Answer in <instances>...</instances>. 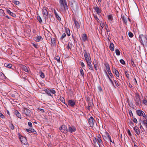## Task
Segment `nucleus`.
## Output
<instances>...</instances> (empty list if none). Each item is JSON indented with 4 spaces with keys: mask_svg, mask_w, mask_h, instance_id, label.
Masks as SVG:
<instances>
[{
    "mask_svg": "<svg viewBox=\"0 0 147 147\" xmlns=\"http://www.w3.org/2000/svg\"><path fill=\"white\" fill-rule=\"evenodd\" d=\"M0 117L2 118H5L4 116L2 113H0Z\"/></svg>",
    "mask_w": 147,
    "mask_h": 147,
    "instance_id": "e2e57ef3",
    "label": "nucleus"
},
{
    "mask_svg": "<svg viewBox=\"0 0 147 147\" xmlns=\"http://www.w3.org/2000/svg\"><path fill=\"white\" fill-rule=\"evenodd\" d=\"M104 71H105L107 76V77L108 78L109 80V78H110L109 75H108V74L107 73V71H106V70H104Z\"/></svg>",
    "mask_w": 147,
    "mask_h": 147,
    "instance_id": "052dcab7",
    "label": "nucleus"
},
{
    "mask_svg": "<svg viewBox=\"0 0 147 147\" xmlns=\"http://www.w3.org/2000/svg\"><path fill=\"white\" fill-rule=\"evenodd\" d=\"M93 142L94 143V145H95V144H97V139L96 137H94V138H93Z\"/></svg>",
    "mask_w": 147,
    "mask_h": 147,
    "instance_id": "4c0bfd02",
    "label": "nucleus"
},
{
    "mask_svg": "<svg viewBox=\"0 0 147 147\" xmlns=\"http://www.w3.org/2000/svg\"><path fill=\"white\" fill-rule=\"evenodd\" d=\"M82 40L84 41H85L87 39V36L86 34H84L82 36Z\"/></svg>",
    "mask_w": 147,
    "mask_h": 147,
    "instance_id": "b1692460",
    "label": "nucleus"
},
{
    "mask_svg": "<svg viewBox=\"0 0 147 147\" xmlns=\"http://www.w3.org/2000/svg\"><path fill=\"white\" fill-rule=\"evenodd\" d=\"M129 105L131 107H134V105L133 103L132 102H131L130 103H129Z\"/></svg>",
    "mask_w": 147,
    "mask_h": 147,
    "instance_id": "bf43d9fd",
    "label": "nucleus"
},
{
    "mask_svg": "<svg viewBox=\"0 0 147 147\" xmlns=\"http://www.w3.org/2000/svg\"><path fill=\"white\" fill-rule=\"evenodd\" d=\"M133 121L135 123H137V120L135 118H134Z\"/></svg>",
    "mask_w": 147,
    "mask_h": 147,
    "instance_id": "0e129e2a",
    "label": "nucleus"
},
{
    "mask_svg": "<svg viewBox=\"0 0 147 147\" xmlns=\"http://www.w3.org/2000/svg\"><path fill=\"white\" fill-rule=\"evenodd\" d=\"M120 62L122 64H125V61L123 59H120Z\"/></svg>",
    "mask_w": 147,
    "mask_h": 147,
    "instance_id": "09e8293b",
    "label": "nucleus"
},
{
    "mask_svg": "<svg viewBox=\"0 0 147 147\" xmlns=\"http://www.w3.org/2000/svg\"><path fill=\"white\" fill-rule=\"evenodd\" d=\"M59 99L63 103H65V101L64 98L63 97H60Z\"/></svg>",
    "mask_w": 147,
    "mask_h": 147,
    "instance_id": "72a5a7b5",
    "label": "nucleus"
},
{
    "mask_svg": "<svg viewBox=\"0 0 147 147\" xmlns=\"http://www.w3.org/2000/svg\"><path fill=\"white\" fill-rule=\"evenodd\" d=\"M66 31L67 35L69 36H70V33L69 29H66Z\"/></svg>",
    "mask_w": 147,
    "mask_h": 147,
    "instance_id": "c756f323",
    "label": "nucleus"
},
{
    "mask_svg": "<svg viewBox=\"0 0 147 147\" xmlns=\"http://www.w3.org/2000/svg\"><path fill=\"white\" fill-rule=\"evenodd\" d=\"M108 74L110 75V76H111V77H112V76H113V75L111 72V71L109 72H108Z\"/></svg>",
    "mask_w": 147,
    "mask_h": 147,
    "instance_id": "774afa93",
    "label": "nucleus"
},
{
    "mask_svg": "<svg viewBox=\"0 0 147 147\" xmlns=\"http://www.w3.org/2000/svg\"><path fill=\"white\" fill-rule=\"evenodd\" d=\"M127 133L128 134V135L130 136H131V133L130 132V130L129 129H128L127 131Z\"/></svg>",
    "mask_w": 147,
    "mask_h": 147,
    "instance_id": "6e6d98bb",
    "label": "nucleus"
},
{
    "mask_svg": "<svg viewBox=\"0 0 147 147\" xmlns=\"http://www.w3.org/2000/svg\"><path fill=\"white\" fill-rule=\"evenodd\" d=\"M94 9L98 14L101 12V10L98 7L94 8Z\"/></svg>",
    "mask_w": 147,
    "mask_h": 147,
    "instance_id": "393cba45",
    "label": "nucleus"
},
{
    "mask_svg": "<svg viewBox=\"0 0 147 147\" xmlns=\"http://www.w3.org/2000/svg\"><path fill=\"white\" fill-rule=\"evenodd\" d=\"M22 113L26 116L30 117L32 114V112L30 110L26 108H24L22 110Z\"/></svg>",
    "mask_w": 147,
    "mask_h": 147,
    "instance_id": "39448f33",
    "label": "nucleus"
},
{
    "mask_svg": "<svg viewBox=\"0 0 147 147\" xmlns=\"http://www.w3.org/2000/svg\"><path fill=\"white\" fill-rule=\"evenodd\" d=\"M122 20H123V21L124 23L125 24H126L127 23V20L126 19H125L123 17L122 18Z\"/></svg>",
    "mask_w": 147,
    "mask_h": 147,
    "instance_id": "49530a36",
    "label": "nucleus"
},
{
    "mask_svg": "<svg viewBox=\"0 0 147 147\" xmlns=\"http://www.w3.org/2000/svg\"><path fill=\"white\" fill-rule=\"evenodd\" d=\"M59 2L60 5L59 9L60 11H66L68 9L66 0H59Z\"/></svg>",
    "mask_w": 147,
    "mask_h": 147,
    "instance_id": "f257e3e1",
    "label": "nucleus"
},
{
    "mask_svg": "<svg viewBox=\"0 0 147 147\" xmlns=\"http://www.w3.org/2000/svg\"><path fill=\"white\" fill-rule=\"evenodd\" d=\"M106 136H107L108 139L111 138L110 136L109 135V134L108 133H106Z\"/></svg>",
    "mask_w": 147,
    "mask_h": 147,
    "instance_id": "13d9d810",
    "label": "nucleus"
},
{
    "mask_svg": "<svg viewBox=\"0 0 147 147\" xmlns=\"http://www.w3.org/2000/svg\"><path fill=\"white\" fill-rule=\"evenodd\" d=\"M4 66L7 68L11 69H12L14 70L16 69V68L14 66V65H4Z\"/></svg>",
    "mask_w": 147,
    "mask_h": 147,
    "instance_id": "2eb2a0df",
    "label": "nucleus"
},
{
    "mask_svg": "<svg viewBox=\"0 0 147 147\" xmlns=\"http://www.w3.org/2000/svg\"><path fill=\"white\" fill-rule=\"evenodd\" d=\"M88 67L91 70H93L94 65H88Z\"/></svg>",
    "mask_w": 147,
    "mask_h": 147,
    "instance_id": "58836bf2",
    "label": "nucleus"
},
{
    "mask_svg": "<svg viewBox=\"0 0 147 147\" xmlns=\"http://www.w3.org/2000/svg\"><path fill=\"white\" fill-rule=\"evenodd\" d=\"M56 60L58 62L60 61V57L58 56H57L56 57Z\"/></svg>",
    "mask_w": 147,
    "mask_h": 147,
    "instance_id": "4d7b16f0",
    "label": "nucleus"
},
{
    "mask_svg": "<svg viewBox=\"0 0 147 147\" xmlns=\"http://www.w3.org/2000/svg\"><path fill=\"white\" fill-rule=\"evenodd\" d=\"M108 18L109 20H112L113 19L112 17V16L111 15H109L108 16Z\"/></svg>",
    "mask_w": 147,
    "mask_h": 147,
    "instance_id": "c03bdc74",
    "label": "nucleus"
},
{
    "mask_svg": "<svg viewBox=\"0 0 147 147\" xmlns=\"http://www.w3.org/2000/svg\"><path fill=\"white\" fill-rule=\"evenodd\" d=\"M84 54L87 64H91V59L90 54L87 52L86 49H84Z\"/></svg>",
    "mask_w": 147,
    "mask_h": 147,
    "instance_id": "f03ea898",
    "label": "nucleus"
},
{
    "mask_svg": "<svg viewBox=\"0 0 147 147\" xmlns=\"http://www.w3.org/2000/svg\"><path fill=\"white\" fill-rule=\"evenodd\" d=\"M80 72L81 75L83 76H84V75L83 70L82 68L80 69Z\"/></svg>",
    "mask_w": 147,
    "mask_h": 147,
    "instance_id": "864d4df0",
    "label": "nucleus"
},
{
    "mask_svg": "<svg viewBox=\"0 0 147 147\" xmlns=\"http://www.w3.org/2000/svg\"><path fill=\"white\" fill-rule=\"evenodd\" d=\"M129 36L130 37H132L134 35L131 32H129L128 34Z\"/></svg>",
    "mask_w": 147,
    "mask_h": 147,
    "instance_id": "de8ad7c7",
    "label": "nucleus"
},
{
    "mask_svg": "<svg viewBox=\"0 0 147 147\" xmlns=\"http://www.w3.org/2000/svg\"><path fill=\"white\" fill-rule=\"evenodd\" d=\"M32 45L34 47L36 48H38V45H37L36 44L33 43L32 44Z\"/></svg>",
    "mask_w": 147,
    "mask_h": 147,
    "instance_id": "680f3d73",
    "label": "nucleus"
},
{
    "mask_svg": "<svg viewBox=\"0 0 147 147\" xmlns=\"http://www.w3.org/2000/svg\"><path fill=\"white\" fill-rule=\"evenodd\" d=\"M69 127L68 131L70 133H72L75 131L76 130V127L74 126H70L68 125Z\"/></svg>",
    "mask_w": 147,
    "mask_h": 147,
    "instance_id": "1a4fd4ad",
    "label": "nucleus"
},
{
    "mask_svg": "<svg viewBox=\"0 0 147 147\" xmlns=\"http://www.w3.org/2000/svg\"><path fill=\"white\" fill-rule=\"evenodd\" d=\"M36 41L37 42H39L40 40H42V37L40 36H38L35 38Z\"/></svg>",
    "mask_w": 147,
    "mask_h": 147,
    "instance_id": "5701e85b",
    "label": "nucleus"
},
{
    "mask_svg": "<svg viewBox=\"0 0 147 147\" xmlns=\"http://www.w3.org/2000/svg\"><path fill=\"white\" fill-rule=\"evenodd\" d=\"M6 11L8 14H9L13 17H16V15L15 13L11 12L8 9H6Z\"/></svg>",
    "mask_w": 147,
    "mask_h": 147,
    "instance_id": "f8f14e48",
    "label": "nucleus"
},
{
    "mask_svg": "<svg viewBox=\"0 0 147 147\" xmlns=\"http://www.w3.org/2000/svg\"><path fill=\"white\" fill-rule=\"evenodd\" d=\"M134 129L136 133L139 135L140 134V131L138 127H134Z\"/></svg>",
    "mask_w": 147,
    "mask_h": 147,
    "instance_id": "dca6fc26",
    "label": "nucleus"
},
{
    "mask_svg": "<svg viewBox=\"0 0 147 147\" xmlns=\"http://www.w3.org/2000/svg\"><path fill=\"white\" fill-rule=\"evenodd\" d=\"M13 3L16 5H18L20 3V2L18 1L14 0Z\"/></svg>",
    "mask_w": 147,
    "mask_h": 147,
    "instance_id": "c9c22d12",
    "label": "nucleus"
},
{
    "mask_svg": "<svg viewBox=\"0 0 147 147\" xmlns=\"http://www.w3.org/2000/svg\"><path fill=\"white\" fill-rule=\"evenodd\" d=\"M28 125L30 127H32V124L30 121L28 122Z\"/></svg>",
    "mask_w": 147,
    "mask_h": 147,
    "instance_id": "3c124183",
    "label": "nucleus"
},
{
    "mask_svg": "<svg viewBox=\"0 0 147 147\" xmlns=\"http://www.w3.org/2000/svg\"><path fill=\"white\" fill-rule=\"evenodd\" d=\"M139 40L142 43H146L147 42V36L146 35H140Z\"/></svg>",
    "mask_w": 147,
    "mask_h": 147,
    "instance_id": "20e7f679",
    "label": "nucleus"
},
{
    "mask_svg": "<svg viewBox=\"0 0 147 147\" xmlns=\"http://www.w3.org/2000/svg\"><path fill=\"white\" fill-rule=\"evenodd\" d=\"M125 75L128 79L129 78V74L127 73V71H125Z\"/></svg>",
    "mask_w": 147,
    "mask_h": 147,
    "instance_id": "79ce46f5",
    "label": "nucleus"
},
{
    "mask_svg": "<svg viewBox=\"0 0 147 147\" xmlns=\"http://www.w3.org/2000/svg\"><path fill=\"white\" fill-rule=\"evenodd\" d=\"M136 113L138 115L140 116H143V117H145L146 118H147V115H145V113L141 110H137L136 111Z\"/></svg>",
    "mask_w": 147,
    "mask_h": 147,
    "instance_id": "423d86ee",
    "label": "nucleus"
},
{
    "mask_svg": "<svg viewBox=\"0 0 147 147\" xmlns=\"http://www.w3.org/2000/svg\"><path fill=\"white\" fill-rule=\"evenodd\" d=\"M94 18L95 20L97 21V22H99L100 21L99 19L98 18V17L96 15H94Z\"/></svg>",
    "mask_w": 147,
    "mask_h": 147,
    "instance_id": "37998d69",
    "label": "nucleus"
},
{
    "mask_svg": "<svg viewBox=\"0 0 147 147\" xmlns=\"http://www.w3.org/2000/svg\"><path fill=\"white\" fill-rule=\"evenodd\" d=\"M140 96L138 93H136L134 99L136 105L139 106L141 104Z\"/></svg>",
    "mask_w": 147,
    "mask_h": 147,
    "instance_id": "7ed1b4c3",
    "label": "nucleus"
},
{
    "mask_svg": "<svg viewBox=\"0 0 147 147\" xmlns=\"http://www.w3.org/2000/svg\"><path fill=\"white\" fill-rule=\"evenodd\" d=\"M51 93L53 94H55L56 93L55 91L53 89H50Z\"/></svg>",
    "mask_w": 147,
    "mask_h": 147,
    "instance_id": "603ef678",
    "label": "nucleus"
},
{
    "mask_svg": "<svg viewBox=\"0 0 147 147\" xmlns=\"http://www.w3.org/2000/svg\"><path fill=\"white\" fill-rule=\"evenodd\" d=\"M38 20V21L40 23H41L42 22V20L41 17L39 16H38L37 17Z\"/></svg>",
    "mask_w": 147,
    "mask_h": 147,
    "instance_id": "ea45409f",
    "label": "nucleus"
},
{
    "mask_svg": "<svg viewBox=\"0 0 147 147\" xmlns=\"http://www.w3.org/2000/svg\"><path fill=\"white\" fill-rule=\"evenodd\" d=\"M94 67L95 69L97 70L98 69V65H94Z\"/></svg>",
    "mask_w": 147,
    "mask_h": 147,
    "instance_id": "8fccbe9b",
    "label": "nucleus"
},
{
    "mask_svg": "<svg viewBox=\"0 0 147 147\" xmlns=\"http://www.w3.org/2000/svg\"><path fill=\"white\" fill-rule=\"evenodd\" d=\"M42 13L44 17L45 18L47 17L48 13L47 9H43L42 11Z\"/></svg>",
    "mask_w": 147,
    "mask_h": 147,
    "instance_id": "9b49d317",
    "label": "nucleus"
},
{
    "mask_svg": "<svg viewBox=\"0 0 147 147\" xmlns=\"http://www.w3.org/2000/svg\"><path fill=\"white\" fill-rule=\"evenodd\" d=\"M105 65V67L106 68V71H107L108 72H109L111 71L110 68L109 66V65Z\"/></svg>",
    "mask_w": 147,
    "mask_h": 147,
    "instance_id": "cd10ccee",
    "label": "nucleus"
},
{
    "mask_svg": "<svg viewBox=\"0 0 147 147\" xmlns=\"http://www.w3.org/2000/svg\"><path fill=\"white\" fill-rule=\"evenodd\" d=\"M142 102L145 105H147V100H146L145 98L143 100Z\"/></svg>",
    "mask_w": 147,
    "mask_h": 147,
    "instance_id": "473e14b6",
    "label": "nucleus"
},
{
    "mask_svg": "<svg viewBox=\"0 0 147 147\" xmlns=\"http://www.w3.org/2000/svg\"><path fill=\"white\" fill-rule=\"evenodd\" d=\"M113 73H115L117 77H119V74L118 71L117 70H116L115 68H113Z\"/></svg>",
    "mask_w": 147,
    "mask_h": 147,
    "instance_id": "a211bd4d",
    "label": "nucleus"
},
{
    "mask_svg": "<svg viewBox=\"0 0 147 147\" xmlns=\"http://www.w3.org/2000/svg\"><path fill=\"white\" fill-rule=\"evenodd\" d=\"M144 119L143 120L142 122V124L147 128V118L146 119L144 117Z\"/></svg>",
    "mask_w": 147,
    "mask_h": 147,
    "instance_id": "aec40b11",
    "label": "nucleus"
},
{
    "mask_svg": "<svg viewBox=\"0 0 147 147\" xmlns=\"http://www.w3.org/2000/svg\"><path fill=\"white\" fill-rule=\"evenodd\" d=\"M115 52L116 54L117 55H120V51L118 49H116L115 50Z\"/></svg>",
    "mask_w": 147,
    "mask_h": 147,
    "instance_id": "f704fd0d",
    "label": "nucleus"
},
{
    "mask_svg": "<svg viewBox=\"0 0 147 147\" xmlns=\"http://www.w3.org/2000/svg\"><path fill=\"white\" fill-rule=\"evenodd\" d=\"M45 91L46 93L49 96H52V95L51 94V92L50 89H46L45 90Z\"/></svg>",
    "mask_w": 147,
    "mask_h": 147,
    "instance_id": "4be33fe9",
    "label": "nucleus"
},
{
    "mask_svg": "<svg viewBox=\"0 0 147 147\" xmlns=\"http://www.w3.org/2000/svg\"><path fill=\"white\" fill-rule=\"evenodd\" d=\"M100 136L99 135L96 137L97 141L98 142L97 144H102V142L100 139Z\"/></svg>",
    "mask_w": 147,
    "mask_h": 147,
    "instance_id": "ddd939ff",
    "label": "nucleus"
},
{
    "mask_svg": "<svg viewBox=\"0 0 147 147\" xmlns=\"http://www.w3.org/2000/svg\"><path fill=\"white\" fill-rule=\"evenodd\" d=\"M14 113L19 118H21V116L20 113L17 110H15L14 112Z\"/></svg>",
    "mask_w": 147,
    "mask_h": 147,
    "instance_id": "f3484780",
    "label": "nucleus"
},
{
    "mask_svg": "<svg viewBox=\"0 0 147 147\" xmlns=\"http://www.w3.org/2000/svg\"><path fill=\"white\" fill-rule=\"evenodd\" d=\"M40 77L42 78H44L45 77L44 74L41 71L39 72Z\"/></svg>",
    "mask_w": 147,
    "mask_h": 147,
    "instance_id": "2f4dec72",
    "label": "nucleus"
},
{
    "mask_svg": "<svg viewBox=\"0 0 147 147\" xmlns=\"http://www.w3.org/2000/svg\"><path fill=\"white\" fill-rule=\"evenodd\" d=\"M65 36H66V34L65 33H63L62 36H61V38L62 39H63L64 38H65Z\"/></svg>",
    "mask_w": 147,
    "mask_h": 147,
    "instance_id": "5fc2aeb1",
    "label": "nucleus"
},
{
    "mask_svg": "<svg viewBox=\"0 0 147 147\" xmlns=\"http://www.w3.org/2000/svg\"><path fill=\"white\" fill-rule=\"evenodd\" d=\"M5 13L4 11L2 9H0V16H5Z\"/></svg>",
    "mask_w": 147,
    "mask_h": 147,
    "instance_id": "bb28decb",
    "label": "nucleus"
},
{
    "mask_svg": "<svg viewBox=\"0 0 147 147\" xmlns=\"http://www.w3.org/2000/svg\"><path fill=\"white\" fill-rule=\"evenodd\" d=\"M74 21L75 26L76 27V28H77V29L79 28L80 27L79 23L75 19H74Z\"/></svg>",
    "mask_w": 147,
    "mask_h": 147,
    "instance_id": "4468645a",
    "label": "nucleus"
},
{
    "mask_svg": "<svg viewBox=\"0 0 147 147\" xmlns=\"http://www.w3.org/2000/svg\"><path fill=\"white\" fill-rule=\"evenodd\" d=\"M59 129L62 132L66 134L68 132V129L67 127L65 125H63L61 127L59 128Z\"/></svg>",
    "mask_w": 147,
    "mask_h": 147,
    "instance_id": "0eeeda50",
    "label": "nucleus"
},
{
    "mask_svg": "<svg viewBox=\"0 0 147 147\" xmlns=\"http://www.w3.org/2000/svg\"><path fill=\"white\" fill-rule=\"evenodd\" d=\"M88 123L90 127H93L94 122V120L93 117H91L88 121Z\"/></svg>",
    "mask_w": 147,
    "mask_h": 147,
    "instance_id": "9d476101",
    "label": "nucleus"
},
{
    "mask_svg": "<svg viewBox=\"0 0 147 147\" xmlns=\"http://www.w3.org/2000/svg\"><path fill=\"white\" fill-rule=\"evenodd\" d=\"M94 147H100L99 144H95V145H94Z\"/></svg>",
    "mask_w": 147,
    "mask_h": 147,
    "instance_id": "338daca9",
    "label": "nucleus"
},
{
    "mask_svg": "<svg viewBox=\"0 0 147 147\" xmlns=\"http://www.w3.org/2000/svg\"><path fill=\"white\" fill-rule=\"evenodd\" d=\"M55 17L57 19L59 20H61V18L59 16L57 13L55 15Z\"/></svg>",
    "mask_w": 147,
    "mask_h": 147,
    "instance_id": "a19ab883",
    "label": "nucleus"
},
{
    "mask_svg": "<svg viewBox=\"0 0 147 147\" xmlns=\"http://www.w3.org/2000/svg\"><path fill=\"white\" fill-rule=\"evenodd\" d=\"M76 101L74 100H69L68 102V105L71 107H74L76 105Z\"/></svg>",
    "mask_w": 147,
    "mask_h": 147,
    "instance_id": "6e6552de",
    "label": "nucleus"
},
{
    "mask_svg": "<svg viewBox=\"0 0 147 147\" xmlns=\"http://www.w3.org/2000/svg\"><path fill=\"white\" fill-rule=\"evenodd\" d=\"M10 128L12 130H13L14 129V127L12 124H11L10 126Z\"/></svg>",
    "mask_w": 147,
    "mask_h": 147,
    "instance_id": "a18cd8bd",
    "label": "nucleus"
},
{
    "mask_svg": "<svg viewBox=\"0 0 147 147\" xmlns=\"http://www.w3.org/2000/svg\"><path fill=\"white\" fill-rule=\"evenodd\" d=\"M114 82L117 87H118L119 86V85L118 84V83L115 80L114 81Z\"/></svg>",
    "mask_w": 147,
    "mask_h": 147,
    "instance_id": "69168bd1",
    "label": "nucleus"
},
{
    "mask_svg": "<svg viewBox=\"0 0 147 147\" xmlns=\"http://www.w3.org/2000/svg\"><path fill=\"white\" fill-rule=\"evenodd\" d=\"M22 69L24 71L26 72H28L29 71V69L25 66L23 67Z\"/></svg>",
    "mask_w": 147,
    "mask_h": 147,
    "instance_id": "c85d7f7f",
    "label": "nucleus"
},
{
    "mask_svg": "<svg viewBox=\"0 0 147 147\" xmlns=\"http://www.w3.org/2000/svg\"><path fill=\"white\" fill-rule=\"evenodd\" d=\"M26 131L30 133L32 132H33L35 131L34 129H26Z\"/></svg>",
    "mask_w": 147,
    "mask_h": 147,
    "instance_id": "7c9ffc66",
    "label": "nucleus"
},
{
    "mask_svg": "<svg viewBox=\"0 0 147 147\" xmlns=\"http://www.w3.org/2000/svg\"><path fill=\"white\" fill-rule=\"evenodd\" d=\"M6 78V76L2 72H0V79L4 80Z\"/></svg>",
    "mask_w": 147,
    "mask_h": 147,
    "instance_id": "6ab92c4d",
    "label": "nucleus"
},
{
    "mask_svg": "<svg viewBox=\"0 0 147 147\" xmlns=\"http://www.w3.org/2000/svg\"><path fill=\"white\" fill-rule=\"evenodd\" d=\"M109 48L110 50L112 51H113L114 50V46L113 43H111L109 46Z\"/></svg>",
    "mask_w": 147,
    "mask_h": 147,
    "instance_id": "412c9836",
    "label": "nucleus"
},
{
    "mask_svg": "<svg viewBox=\"0 0 147 147\" xmlns=\"http://www.w3.org/2000/svg\"><path fill=\"white\" fill-rule=\"evenodd\" d=\"M51 42L52 44H54L55 43V40L54 38H52L51 39Z\"/></svg>",
    "mask_w": 147,
    "mask_h": 147,
    "instance_id": "e433bc0d",
    "label": "nucleus"
},
{
    "mask_svg": "<svg viewBox=\"0 0 147 147\" xmlns=\"http://www.w3.org/2000/svg\"><path fill=\"white\" fill-rule=\"evenodd\" d=\"M72 44L71 43L69 42L67 46V48L69 49H71L72 48Z\"/></svg>",
    "mask_w": 147,
    "mask_h": 147,
    "instance_id": "a878e982",
    "label": "nucleus"
}]
</instances>
